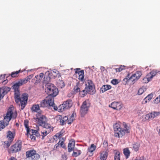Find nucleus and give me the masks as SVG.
<instances>
[{
  "label": "nucleus",
  "instance_id": "ddd939ff",
  "mask_svg": "<svg viewBox=\"0 0 160 160\" xmlns=\"http://www.w3.org/2000/svg\"><path fill=\"white\" fill-rule=\"evenodd\" d=\"M109 107L114 109L120 110L122 108L121 103L119 102H114L109 105Z\"/></svg>",
  "mask_w": 160,
  "mask_h": 160
},
{
  "label": "nucleus",
  "instance_id": "a19ab883",
  "mask_svg": "<svg viewBox=\"0 0 160 160\" xmlns=\"http://www.w3.org/2000/svg\"><path fill=\"white\" fill-rule=\"evenodd\" d=\"M133 74L135 76L136 78L138 80L142 75V73L141 71H138Z\"/></svg>",
  "mask_w": 160,
  "mask_h": 160
},
{
  "label": "nucleus",
  "instance_id": "393cba45",
  "mask_svg": "<svg viewBox=\"0 0 160 160\" xmlns=\"http://www.w3.org/2000/svg\"><path fill=\"white\" fill-rule=\"evenodd\" d=\"M68 120V117L67 116H65L62 117V116L61 120L60 121V124L62 125L65 124L67 122V121Z\"/></svg>",
  "mask_w": 160,
  "mask_h": 160
},
{
  "label": "nucleus",
  "instance_id": "c9c22d12",
  "mask_svg": "<svg viewBox=\"0 0 160 160\" xmlns=\"http://www.w3.org/2000/svg\"><path fill=\"white\" fill-rule=\"evenodd\" d=\"M151 79L149 77V75H147L145 77L143 78L142 82L143 83H147Z\"/></svg>",
  "mask_w": 160,
  "mask_h": 160
},
{
  "label": "nucleus",
  "instance_id": "f3484780",
  "mask_svg": "<svg viewBox=\"0 0 160 160\" xmlns=\"http://www.w3.org/2000/svg\"><path fill=\"white\" fill-rule=\"evenodd\" d=\"M14 137V135L12 132L8 131L7 133V138L8 140L11 141V142L13 141Z\"/></svg>",
  "mask_w": 160,
  "mask_h": 160
},
{
  "label": "nucleus",
  "instance_id": "0e129e2a",
  "mask_svg": "<svg viewBox=\"0 0 160 160\" xmlns=\"http://www.w3.org/2000/svg\"><path fill=\"white\" fill-rule=\"evenodd\" d=\"M104 69H105V68L104 67H103V66L101 67V70L104 71Z\"/></svg>",
  "mask_w": 160,
  "mask_h": 160
},
{
  "label": "nucleus",
  "instance_id": "bb28decb",
  "mask_svg": "<svg viewBox=\"0 0 160 160\" xmlns=\"http://www.w3.org/2000/svg\"><path fill=\"white\" fill-rule=\"evenodd\" d=\"M22 72V71H21V70H19L18 71L12 72L11 73L10 75L12 78H15L18 76L19 73Z\"/></svg>",
  "mask_w": 160,
  "mask_h": 160
},
{
  "label": "nucleus",
  "instance_id": "8fccbe9b",
  "mask_svg": "<svg viewBox=\"0 0 160 160\" xmlns=\"http://www.w3.org/2000/svg\"><path fill=\"white\" fill-rule=\"evenodd\" d=\"M44 74L43 73H40L39 75H37L35 76V78H39L42 80V78L43 77Z\"/></svg>",
  "mask_w": 160,
  "mask_h": 160
},
{
  "label": "nucleus",
  "instance_id": "a878e982",
  "mask_svg": "<svg viewBox=\"0 0 160 160\" xmlns=\"http://www.w3.org/2000/svg\"><path fill=\"white\" fill-rule=\"evenodd\" d=\"M115 154L114 160H120V152L119 151L115 150L114 151Z\"/></svg>",
  "mask_w": 160,
  "mask_h": 160
},
{
  "label": "nucleus",
  "instance_id": "c756f323",
  "mask_svg": "<svg viewBox=\"0 0 160 160\" xmlns=\"http://www.w3.org/2000/svg\"><path fill=\"white\" fill-rule=\"evenodd\" d=\"M28 121L27 120H25L24 122V125L26 128L27 134H28L29 133L30 131V128L28 125Z\"/></svg>",
  "mask_w": 160,
  "mask_h": 160
},
{
  "label": "nucleus",
  "instance_id": "dca6fc26",
  "mask_svg": "<svg viewBox=\"0 0 160 160\" xmlns=\"http://www.w3.org/2000/svg\"><path fill=\"white\" fill-rule=\"evenodd\" d=\"M40 126L45 128L46 129L45 130L50 131V132H51L53 130V127L50 124L46 123V122L43 123V125Z\"/></svg>",
  "mask_w": 160,
  "mask_h": 160
},
{
  "label": "nucleus",
  "instance_id": "0eeeda50",
  "mask_svg": "<svg viewBox=\"0 0 160 160\" xmlns=\"http://www.w3.org/2000/svg\"><path fill=\"white\" fill-rule=\"evenodd\" d=\"M85 89L89 92L90 94H93L96 92L95 86L92 81L91 80H88L86 82Z\"/></svg>",
  "mask_w": 160,
  "mask_h": 160
},
{
  "label": "nucleus",
  "instance_id": "338daca9",
  "mask_svg": "<svg viewBox=\"0 0 160 160\" xmlns=\"http://www.w3.org/2000/svg\"><path fill=\"white\" fill-rule=\"evenodd\" d=\"M74 113H73L72 115L70 116V117H72V118H74Z\"/></svg>",
  "mask_w": 160,
  "mask_h": 160
},
{
  "label": "nucleus",
  "instance_id": "ea45409f",
  "mask_svg": "<svg viewBox=\"0 0 160 160\" xmlns=\"http://www.w3.org/2000/svg\"><path fill=\"white\" fill-rule=\"evenodd\" d=\"M88 93H89V92H88L87 90H86L85 89L84 90L80 91L79 94L82 97H83L86 95Z\"/></svg>",
  "mask_w": 160,
  "mask_h": 160
},
{
  "label": "nucleus",
  "instance_id": "f704fd0d",
  "mask_svg": "<svg viewBox=\"0 0 160 160\" xmlns=\"http://www.w3.org/2000/svg\"><path fill=\"white\" fill-rule=\"evenodd\" d=\"M152 94L148 95L144 99V100L145 101V103L150 101L152 98Z\"/></svg>",
  "mask_w": 160,
  "mask_h": 160
},
{
  "label": "nucleus",
  "instance_id": "39448f33",
  "mask_svg": "<svg viewBox=\"0 0 160 160\" xmlns=\"http://www.w3.org/2000/svg\"><path fill=\"white\" fill-rule=\"evenodd\" d=\"M46 92L48 95L53 98L58 94V89L53 84L48 83L47 85Z\"/></svg>",
  "mask_w": 160,
  "mask_h": 160
},
{
  "label": "nucleus",
  "instance_id": "6ab92c4d",
  "mask_svg": "<svg viewBox=\"0 0 160 160\" xmlns=\"http://www.w3.org/2000/svg\"><path fill=\"white\" fill-rule=\"evenodd\" d=\"M108 155V152L107 151H103L100 153V160H106Z\"/></svg>",
  "mask_w": 160,
  "mask_h": 160
},
{
  "label": "nucleus",
  "instance_id": "4c0bfd02",
  "mask_svg": "<svg viewBox=\"0 0 160 160\" xmlns=\"http://www.w3.org/2000/svg\"><path fill=\"white\" fill-rule=\"evenodd\" d=\"M63 103L61 105H60V106L58 107V110L59 112H62L65 110L67 109L66 108V107H65V106H64Z\"/></svg>",
  "mask_w": 160,
  "mask_h": 160
},
{
  "label": "nucleus",
  "instance_id": "7ed1b4c3",
  "mask_svg": "<svg viewBox=\"0 0 160 160\" xmlns=\"http://www.w3.org/2000/svg\"><path fill=\"white\" fill-rule=\"evenodd\" d=\"M49 106L52 107L55 110H58L57 106L54 103V98L51 96H47L40 103L41 107H46Z\"/></svg>",
  "mask_w": 160,
  "mask_h": 160
},
{
  "label": "nucleus",
  "instance_id": "f03ea898",
  "mask_svg": "<svg viewBox=\"0 0 160 160\" xmlns=\"http://www.w3.org/2000/svg\"><path fill=\"white\" fill-rule=\"evenodd\" d=\"M14 108L13 106L10 107L8 109L6 115L4 117V119L0 121V131L8 126L11 119L16 118L17 112H13Z\"/></svg>",
  "mask_w": 160,
  "mask_h": 160
},
{
  "label": "nucleus",
  "instance_id": "6e6d98bb",
  "mask_svg": "<svg viewBox=\"0 0 160 160\" xmlns=\"http://www.w3.org/2000/svg\"><path fill=\"white\" fill-rule=\"evenodd\" d=\"M62 158L63 159L62 160H66L67 159V156L65 154H62Z\"/></svg>",
  "mask_w": 160,
  "mask_h": 160
},
{
  "label": "nucleus",
  "instance_id": "69168bd1",
  "mask_svg": "<svg viewBox=\"0 0 160 160\" xmlns=\"http://www.w3.org/2000/svg\"><path fill=\"white\" fill-rule=\"evenodd\" d=\"M7 82H8V81H7V80H5L3 81L2 82V83H3L4 84H5V83H7Z\"/></svg>",
  "mask_w": 160,
  "mask_h": 160
},
{
  "label": "nucleus",
  "instance_id": "5701e85b",
  "mask_svg": "<svg viewBox=\"0 0 160 160\" xmlns=\"http://www.w3.org/2000/svg\"><path fill=\"white\" fill-rule=\"evenodd\" d=\"M133 149L135 152L138 151L140 148V144L138 142H135L132 145Z\"/></svg>",
  "mask_w": 160,
  "mask_h": 160
},
{
  "label": "nucleus",
  "instance_id": "5fc2aeb1",
  "mask_svg": "<svg viewBox=\"0 0 160 160\" xmlns=\"http://www.w3.org/2000/svg\"><path fill=\"white\" fill-rule=\"evenodd\" d=\"M30 138L31 139V140L32 141H36V137L34 136V135L33 134H32H32L30 135Z\"/></svg>",
  "mask_w": 160,
  "mask_h": 160
},
{
  "label": "nucleus",
  "instance_id": "b1692460",
  "mask_svg": "<svg viewBox=\"0 0 160 160\" xmlns=\"http://www.w3.org/2000/svg\"><path fill=\"white\" fill-rule=\"evenodd\" d=\"M126 67L124 65L122 66L121 65L120 66L119 68H116L112 69L111 70L112 71H113L114 70H115L116 72H120L122 70L125 69Z\"/></svg>",
  "mask_w": 160,
  "mask_h": 160
},
{
  "label": "nucleus",
  "instance_id": "58836bf2",
  "mask_svg": "<svg viewBox=\"0 0 160 160\" xmlns=\"http://www.w3.org/2000/svg\"><path fill=\"white\" fill-rule=\"evenodd\" d=\"M51 132H50V131L46 130H44L43 131L41 132L42 136V139H44V138L45 136L47 135L48 134L50 133Z\"/></svg>",
  "mask_w": 160,
  "mask_h": 160
},
{
  "label": "nucleus",
  "instance_id": "412c9836",
  "mask_svg": "<svg viewBox=\"0 0 160 160\" xmlns=\"http://www.w3.org/2000/svg\"><path fill=\"white\" fill-rule=\"evenodd\" d=\"M74 141H70L68 146V152H71L73 150L75 145Z\"/></svg>",
  "mask_w": 160,
  "mask_h": 160
},
{
  "label": "nucleus",
  "instance_id": "72a5a7b5",
  "mask_svg": "<svg viewBox=\"0 0 160 160\" xmlns=\"http://www.w3.org/2000/svg\"><path fill=\"white\" fill-rule=\"evenodd\" d=\"M79 82H77L76 85V86L74 87V92L76 93L80 92V89L79 88Z\"/></svg>",
  "mask_w": 160,
  "mask_h": 160
},
{
  "label": "nucleus",
  "instance_id": "c03bdc74",
  "mask_svg": "<svg viewBox=\"0 0 160 160\" xmlns=\"http://www.w3.org/2000/svg\"><path fill=\"white\" fill-rule=\"evenodd\" d=\"M58 143L61 147L63 148H64L65 147V145L63 141H61L60 139Z\"/></svg>",
  "mask_w": 160,
  "mask_h": 160
},
{
  "label": "nucleus",
  "instance_id": "e433bc0d",
  "mask_svg": "<svg viewBox=\"0 0 160 160\" xmlns=\"http://www.w3.org/2000/svg\"><path fill=\"white\" fill-rule=\"evenodd\" d=\"M96 148V146L94 144H92L91 145L90 147L88 148V151L91 153L92 152L95 150Z\"/></svg>",
  "mask_w": 160,
  "mask_h": 160
},
{
  "label": "nucleus",
  "instance_id": "3c124183",
  "mask_svg": "<svg viewBox=\"0 0 160 160\" xmlns=\"http://www.w3.org/2000/svg\"><path fill=\"white\" fill-rule=\"evenodd\" d=\"M111 83L113 85H116L118 83V80L116 79H113L112 80Z\"/></svg>",
  "mask_w": 160,
  "mask_h": 160
},
{
  "label": "nucleus",
  "instance_id": "6e6552de",
  "mask_svg": "<svg viewBox=\"0 0 160 160\" xmlns=\"http://www.w3.org/2000/svg\"><path fill=\"white\" fill-rule=\"evenodd\" d=\"M22 142L21 140H18L12 146L9 150V153H16L21 150Z\"/></svg>",
  "mask_w": 160,
  "mask_h": 160
},
{
  "label": "nucleus",
  "instance_id": "680f3d73",
  "mask_svg": "<svg viewBox=\"0 0 160 160\" xmlns=\"http://www.w3.org/2000/svg\"><path fill=\"white\" fill-rule=\"evenodd\" d=\"M36 78V82H38V83L40 82L41 80V79L39 78Z\"/></svg>",
  "mask_w": 160,
  "mask_h": 160
},
{
  "label": "nucleus",
  "instance_id": "473e14b6",
  "mask_svg": "<svg viewBox=\"0 0 160 160\" xmlns=\"http://www.w3.org/2000/svg\"><path fill=\"white\" fill-rule=\"evenodd\" d=\"M144 118L145 120L147 121L154 118L152 115V112L146 115L145 116Z\"/></svg>",
  "mask_w": 160,
  "mask_h": 160
},
{
  "label": "nucleus",
  "instance_id": "49530a36",
  "mask_svg": "<svg viewBox=\"0 0 160 160\" xmlns=\"http://www.w3.org/2000/svg\"><path fill=\"white\" fill-rule=\"evenodd\" d=\"M152 115L153 118L159 116L160 115V112H152Z\"/></svg>",
  "mask_w": 160,
  "mask_h": 160
},
{
  "label": "nucleus",
  "instance_id": "79ce46f5",
  "mask_svg": "<svg viewBox=\"0 0 160 160\" xmlns=\"http://www.w3.org/2000/svg\"><path fill=\"white\" fill-rule=\"evenodd\" d=\"M39 130V128H38L37 130L32 129L31 133L32 134L35 135L36 136L38 137L40 136V134L38 132V131Z\"/></svg>",
  "mask_w": 160,
  "mask_h": 160
},
{
  "label": "nucleus",
  "instance_id": "2f4dec72",
  "mask_svg": "<svg viewBox=\"0 0 160 160\" xmlns=\"http://www.w3.org/2000/svg\"><path fill=\"white\" fill-rule=\"evenodd\" d=\"M12 142L8 140L2 143V145L5 148H8L11 145Z\"/></svg>",
  "mask_w": 160,
  "mask_h": 160
},
{
  "label": "nucleus",
  "instance_id": "1a4fd4ad",
  "mask_svg": "<svg viewBox=\"0 0 160 160\" xmlns=\"http://www.w3.org/2000/svg\"><path fill=\"white\" fill-rule=\"evenodd\" d=\"M26 156L27 158H31L32 160H37L40 158V155L37 153L36 151L34 150L26 152Z\"/></svg>",
  "mask_w": 160,
  "mask_h": 160
},
{
  "label": "nucleus",
  "instance_id": "bf43d9fd",
  "mask_svg": "<svg viewBox=\"0 0 160 160\" xmlns=\"http://www.w3.org/2000/svg\"><path fill=\"white\" fill-rule=\"evenodd\" d=\"M55 136L60 138L61 137V136H62V134L61 133H57L56 134Z\"/></svg>",
  "mask_w": 160,
  "mask_h": 160
},
{
  "label": "nucleus",
  "instance_id": "a211bd4d",
  "mask_svg": "<svg viewBox=\"0 0 160 160\" xmlns=\"http://www.w3.org/2000/svg\"><path fill=\"white\" fill-rule=\"evenodd\" d=\"M10 88L8 87H3L0 89V93L2 94V97H4L5 95L7 94L8 92L10 91Z\"/></svg>",
  "mask_w": 160,
  "mask_h": 160
},
{
  "label": "nucleus",
  "instance_id": "e2e57ef3",
  "mask_svg": "<svg viewBox=\"0 0 160 160\" xmlns=\"http://www.w3.org/2000/svg\"><path fill=\"white\" fill-rule=\"evenodd\" d=\"M135 160H142L141 158L140 157H137Z\"/></svg>",
  "mask_w": 160,
  "mask_h": 160
},
{
  "label": "nucleus",
  "instance_id": "c85d7f7f",
  "mask_svg": "<svg viewBox=\"0 0 160 160\" xmlns=\"http://www.w3.org/2000/svg\"><path fill=\"white\" fill-rule=\"evenodd\" d=\"M130 151L128 148H125L123 149V153L127 158H128L130 156Z\"/></svg>",
  "mask_w": 160,
  "mask_h": 160
},
{
  "label": "nucleus",
  "instance_id": "9b49d317",
  "mask_svg": "<svg viewBox=\"0 0 160 160\" xmlns=\"http://www.w3.org/2000/svg\"><path fill=\"white\" fill-rule=\"evenodd\" d=\"M80 68H77L74 69L75 73L78 75V79L81 82H83L84 80V74L83 70H80Z\"/></svg>",
  "mask_w": 160,
  "mask_h": 160
},
{
  "label": "nucleus",
  "instance_id": "20e7f679",
  "mask_svg": "<svg viewBox=\"0 0 160 160\" xmlns=\"http://www.w3.org/2000/svg\"><path fill=\"white\" fill-rule=\"evenodd\" d=\"M28 98V95L26 93H23L21 96L19 93V95H17L14 96L15 102L17 103L20 102L22 109H23L26 105Z\"/></svg>",
  "mask_w": 160,
  "mask_h": 160
},
{
  "label": "nucleus",
  "instance_id": "de8ad7c7",
  "mask_svg": "<svg viewBox=\"0 0 160 160\" xmlns=\"http://www.w3.org/2000/svg\"><path fill=\"white\" fill-rule=\"evenodd\" d=\"M51 74H52V78H55L57 76H58V78L60 76V75L59 74H57V75H56V73L53 71L52 72L49 74V75H50Z\"/></svg>",
  "mask_w": 160,
  "mask_h": 160
},
{
  "label": "nucleus",
  "instance_id": "2eb2a0df",
  "mask_svg": "<svg viewBox=\"0 0 160 160\" xmlns=\"http://www.w3.org/2000/svg\"><path fill=\"white\" fill-rule=\"evenodd\" d=\"M63 104L67 109L71 108L72 105V102L71 99H68L63 102Z\"/></svg>",
  "mask_w": 160,
  "mask_h": 160
},
{
  "label": "nucleus",
  "instance_id": "774afa93",
  "mask_svg": "<svg viewBox=\"0 0 160 160\" xmlns=\"http://www.w3.org/2000/svg\"><path fill=\"white\" fill-rule=\"evenodd\" d=\"M16 125L17 126V127H18L19 126V124L18 123H16Z\"/></svg>",
  "mask_w": 160,
  "mask_h": 160
},
{
  "label": "nucleus",
  "instance_id": "4468645a",
  "mask_svg": "<svg viewBox=\"0 0 160 160\" xmlns=\"http://www.w3.org/2000/svg\"><path fill=\"white\" fill-rule=\"evenodd\" d=\"M131 74L130 73L128 74L126 76L125 78L123 79V80L125 81L126 80V82L127 81L131 82H133L138 80L137 78H136L135 76L133 74L131 75Z\"/></svg>",
  "mask_w": 160,
  "mask_h": 160
},
{
  "label": "nucleus",
  "instance_id": "09e8293b",
  "mask_svg": "<svg viewBox=\"0 0 160 160\" xmlns=\"http://www.w3.org/2000/svg\"><path fill=\"white\" fill-rule=\"evenodd\" d=\"M156 72L152 71L148 75H149V77L151 78V79H152L153 77L156 75Z\"/></svg>",
  "mask_w": 160,
  "mask_h": 160
},
{
  "label": "nucleus",
  "instance_id": "423d86ee",
  "mask_svg": "<svg viewBox=\"0 0 160 160\" xmlns=\"http://www.w3.org/2000/svg\"><path fill=\"white\" fill-rule=\"evenodd\" d=\"M90 106V103L88 99H87L83 102L81 107L80 110L82 117H83L85 114L87 113Z\"/></svg>",
  "mask_w": 160,
  "mask_h": 160
},
{
  "label": "nucleus",
  "instance_id": "13d9d810",
  "mask_svg": "<svg viewBox=\"0 0 160 160\" xmlns=\"http://www.w3.org/2000/svg\"><path fill=\"white\" fill-rule=\"evenodd\" d=\"M59 147V145L58 143L56 144L54 147V149H58Z\"/></svg>",
  "mask_w": 160,
  "mask_h": 160
},
{
  "label": "nucleus",
  "instance_id": "052dcab7",
  "mask_svg": "<svg viewBox=\"0 0 160 160\" xmlns=\"http://www.w3.org/2000/svg\"><path fill=\"white\" fill-rule=\"evenodd\" d=\"M8 160H17V159L13 157H11Z\"/></svg>",
  "mask_w": 160,
  "mask_h": 160
},
{
  "label": "nucleus",
  "instance_id": "a18cd8bd",
  "mask_svg": "<svg viewBox=\"0 0 160 160\" xmlns=\"http://www.w3.org/2000/svg\"><path fill=\"white\" fill-rule=\"evenodd\" d=\"M74 119V118H72V117H70L69 118L68 117V120H67V122L68 124H70L73 122Z\"/></svg>",
  "mask_w": 160,
  "mask_h": 160
},
{
  "label": "nucleus",
  "instance_id": "4d7b16f0",
  "mask_svg": "<svg viewBox=\"0 0 160 160\" xmlns=\"http://www.w3.org/2000/svg\"><path fill=\"white\" fill-rule=\"evenodd\" d=\"M103 144L106 147H107L108 145V142L107 141H104L103 142Z\"/></svg>",
  "mask_w": 160,
  "mask_h": 160
},
{
  "label": "nucleus",
  "instance_id": "f8f14e48",
  "mask_svg": "<svg viewBox=\"0 0 160 160\" xmlns=\"http://www.w3.org/2000/svg\"><path fill=\"white\" fill-rule=\"evenodd\" d=\"M22 85L23 84L19 80L13 85L12 88L14 90V96L17 95H19L20 93L19 90V87Z\"/></svg>",
  "mask_w": 160,
  "mask_h": 160
},
{
  "label": "nucleus",
  "instance_id": "4be33fe9",
  "mask_svg": "<svg viewBox=\"0 0 160 160\" xmlns=\"http://www.w3.org/2000/svg\"><path fill=\"white\" fill-rule=\"evenodd\" d=\"M112 88L109 85H103L101 88V90L102 92H104Z\"/></svg>",
  "mask_w": 160,
  "mask_h": 160
},
{
  "label": "nucleus",
  "instance_id": "f257e3e1",
  "mask_svg": "<svg viewBox=\"0 0 160 160\" xmlns=\"http://www.w3.org/2000/svg\"><path fill=\"white\" fill-rule=\"evenodd\" d=\"M113 129L114 136L118 138H122L126 133L130 132V128L125 122L116 123L113 126Z\"/></svg>",
  "mask_w": 160,
  "mask_h": 160
},
{
  "label": "nucleus",
  "instance_id": "864d4df0",
  "mask_svg": "<svg viewBox=\"0 0 160 160\" xmlns=\"http://www.w3.org/2000/svg\"><path fill=\"white\" fill-rule=\"evenodd\" d=\"M154 102L156 104H158L160 102V99L158 97H157L154 100Z\"/></svg>",
  "mask_w": 160,
  "mask_h": 160
},
{
  "label": "nucleus",
  "instance_id": "37998d69",
  "mask_svg": "<svg viewBox=\"0 0 160 160\" xmlns=\"http://www.w3.org/2000/svg\"><path fill=\"white\" fill-rule=\"evenodd\" d=\"M62 116L60 115H57L55 117L54 119L57 122H60L62 118Z\"/></svg>",
  "mask_w": 160,
  "mask_h": 160
},
{
  "label": "nucleus",
  "instance_id": "aec40b11",
  "mask_svg": "<svg viewBox=\"0 0 160 160\" xmlns=\"http://www.w3.org/2000/svg\"><path fill=\"white\" fill-rule=\"evenodd\" d=\"M33 76V75H30L26 77L25 78L23 79H20V80L23 85L24 84L30 81L32 78Z\"/></svg>",
  "mask_w": 160,
  "mask_h": 160
},
{
  "label": "nucleus",
  "instance_id": "7c9ffc66",
  "mask_svg": "<svg viewBox=\"0 0 160 160\" xmlns=\"http://www.w3.org/2000/svg\"><path fill=\"white\" fill-rule=\"evenodd\" d=\"M39 106L38 105H34L32 107L31 109L32 111L37 112L39 110Z\"/></svg>",
  "mask_w": 160,
  "mask_h": 160
},
{
  "label": "nucleus",
  "instance_id": "603ef678",
  "mask_svg": "<svg viewBox=\"0 0 160 160\" xmlns=\"http://www.w3.org/2000/svg\"><path fill=\"white\" fill-rule=\"evenodd\" d=\"M144 92V90H143V89L142 88H140L138 90V94L139 95H141Z\"/></svg>",
  "mask_w": 160,
  "mask_h": 160
},
{
  "label": "nucleus",
  "instance_id": "9d476101",
  "mask_svg": "<svg viewBox=\"0 0 160 160\" xmlns=\"http://www.w3.org/2000/svg\"><path fill=\"white\" fill-rule=\"evenodd\" d=\"M37 118L36 121L37 123L39 125H43V123H45L46 120V117L45 116L42 115L41 112H38L36 114Z\"/></svg>",
  "mask_w": 160,
  "mask_h": 160
},
{
  "label": "nucleus",
  "instance_id": "cd10ccee",
  "mask_svg": "<svg viewBox=\"0 0 160 160\" xmlns=\"http://www.w3.org/2000/svg\"><path fill=\"white\" fill-rule=\"evenodd\" d=\"M81 153V151L79 150L74 149L73 150L72 156L73 157H76L79 155Z\"/></svg>",
  "mask_w": 160,
  "mask_h": 160
}]
</instances>
